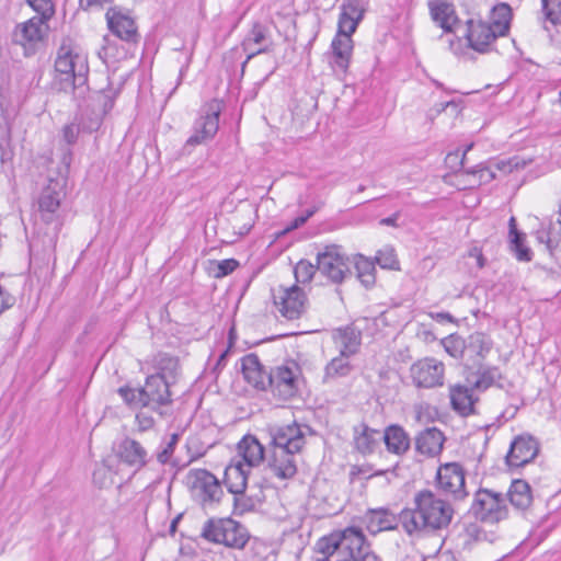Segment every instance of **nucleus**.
I'll list each match as a JSON object with an SVG mask.
<instances>
[{
    "label": "nucleus",
    "instance_id": "60",
    "mask_svg": "<svg viewBox=\"0 0 561 561\" xmlns=\"http://www.w3.org/2000/svg\"><path fill=\"white\" fill-rule=\"evenodd\" d=\"M305 224H306V217L298 216L287 226V228L285 229V232L298 229L299 227H301Z\"/></svg>",
    "mask_w": 561,
    "mask_h": 561
},
{
    "label": "nucleus",
    "instance_id": "39",
    "mask_svg": "<svg viewBox=\"0 0 561 561\" xmlns=\"http://www.w3.org/2000/svg\"><path fill=\"white\" fill-rule=\"evenodd\" d=\"M356 268V276L365 288H371L376 283L375 263L362 254H357L353 262Z\"/></svg>",
    "mask_w": 561,
    "mask_h": 561
},
{
    "label": "nucleus",
    "instance_id": "41",
    "mask_svg": "<svg viewBox=\"0 0 561 561\" xmlns=\"http://www.w3.org/2000/svg\"><path fill=\"white\" fill-rule=\"evenodd\" d=\"M261 502L262 499L257 494H248L247 490L233 494V514L243 515L252 512Z\"/></svg>",
    "mask_w": 561,
    "mask_h": 561
},
{
    "label": "nucleus",
    "instance_id": "32",
    "mask_svg": "<svg viewBox=\"0 0 561 561\" xmlns=\"http://www.w3.org/2000/svg\"><path fill=\"white\" fill-rule=\"evenodd\" d=\"M474 368H477V371L473 373L476 379L471 381L472 388H476L479 391H485L492 386L503 388L502 385L496 382L497 380L502 379V374L499 367L480 364ZM467 380L470 382L469 377H467Z\"/></svg>",
    "mask_w": 561,
    "mask_h": 561
},
{
    "label": "nucleus",
    "instance_id": "59",
    "mask_svg": "<svg viewBox=\"0 0 561 561\" xmlns=\"http://www.w3.org/2000/svg\"><path fill=\"white\" fill-rule=\"evenodd\" d=\"M273 50V43L270 42V44H266L264 45L263 47H260L257 50H254V51H251L247 59L250 60L252 59L253 57H255L256 55H260V54H266V53H270Z\"/></svg>",
    "mask_w": 561,
    "mask_h": 561
},
{
    "label": "nucleus",
    "instance_id": "3",
    "mask_svg": "<svg viewBox=\"0 0 561 561\" xmlns=\"http://www.w3.org/2000/svg\"><path fill=\"white\" fill-rule=\"evenodd\" d=\"M316 549L335 561H383L358 527L350 526L321 537Z\"/></svg>",
    "mask_w": 561,
    "mask_h": 561
},
{
    "label": "nucleus",
    "instance_id": "63",
    "mask_svg": "<svg viewBox=\"0 0 561 561\" xmlns=\"http://www.w3.org/2000/svg\"><path fill=\"white\" fill-rule=\"evenodd\" d=\"M229 347H227L219 356V358L217 359V363H216V366H215V369H218V368H221L226 365V362H227V356L229 354Z\"/></svg>",
    "mask_w": 561,
    "mask_h": 561
},
{
    "label": "nucleus",
    "instance_id": "31",
    "mask_svg": "<svg viewBox=\"0 0 561 561\" xmlns=\"http://www.w3.org/2000/svg\"><path fill=\"white\" fill-rule=\"evenodd\" d=\"M511 505L518 511H526L533 503L530 485L522 479L513 480L506 494Z\"/></svg>",
    "mask_w": 561,
    "mask_h": 561
},
{
    "label": "nucleus",
    "instance_id": "33",
    "mask_svg": "<svg viewBox=\"0 0 561 561\" xmlns=\"http://www.w3.org/2000/svg\"><path fill=\"white\" fill-rule=\"evenodd\" d=\"M508 233L511 250L516 259L523 262L531 261V250L525 244L526 234L517 229L515 217H511L508 221Z\"/></svg>",
    "mask_w": 561,
    "mask_h": 561
},
{
    "label": "nucleus",
    "instance_id": "27",
    "mask_svg": "<svg viewBox=\"0 0 561 561\" xmlns=\"http://www.w3.org/2000/svg\"><path fill=\"white\" fill-rule=\"evenodd\" d=\"M249 474L250 469L243 462H231L225 469L222 482L229 493L238 494L247 490Z\"/></svg>",
    "mask_w": 561,
    "mask_h": 561
},
{
    "label": "nucleus",
    "instance_id": "10",
    "mask_svg": "<svg viewBox=\"0 0 561 561\" xmlns=\"http://www.w3.org/2000/svg\"><path fill=\"white\" fill-rule=\"evenodd\" d=\"M413 383L417 388H435L444 385L445 365L433 357L415 362L410 368Z\"/></svg>",
    "mask_w": 561,
    "mask_h": 561
},
{
    "label": "nucleus",
    "instance_id": "6",
    "mask_svg": "<svg viewBox=\"0 0 561 561\" xmlns=\"http://www.w3.org/2000/svg\"><path fill=\"white\" fill-rule=\"evenodd\" d=\"M224 108V103L218 99H213L205 103L199 116L193 124V134L187 138L183 150L190 152V149L211 140L219 128V116Z\"/></svg>",
    "mask_w": 561,
    "mask_h": 561
},
{
    "label": "nucleus",
    "instance_id": "57",
    "mask_svg": "<svg viewBox=\"0 0 561 561\" xmlns=\"http://www.w3.org/2000/svg\"><path fill=\"white\" fill-rule=\"evenodd\" d=\"M113 0H79V7L83 11L90 10L92 7L102 8L106 3H111Z\"/></svg>",
    "mask_w": 561,
    "mask_h": 561
},
{
    "label": "nucleus",
    "instance_id": "8",
    "mask_svg": "<svg viewBox=\"0 0 561 561\" xmlns=\"http://www.w3.org/2000/svg\"><path fill=\"white\" fill-rule=\"evenodd\" d=\"M353 261L340 245H325L317 254L318 271L334 284H341L352 276Z\"/></svg>",
    "mask_w": 561,
    "mask_h": 561
},
{
    "label": "nucleus",
    "instance_id": "25",
    "mask_svg": "<svg viewBox=\"0 0 561 561\" xmlns=\"http://www.w3.org/2000/svg\"><path fill=\"white\" fill-rule=\"evenodd\" d=\"M388 453L404 456L411 448V438L408 432L398 424L389 425L382 436Z\"/></svg>",
    "mask_w": 561,
    "mask_h": 561
},
{
    "label": "nucleus",
    "instance_id": "22",
    "mask_svg": "<svg viewBox=\"0 0 561 561\" xmlns=\"http://www.w3.org/2000/svg\"><path fill=\"white\" fill-rule=\"evenodd\" d=\"M279 299V311L289 320L298 319L305 311L307 297L304 290L297 285L284 289Z\"/></svg>",
    "mask_w": 561,
    "mask_h": 561
},
{
    "label": "nucleus",
    "instance_id": "42",
    "mask_svg": "<svg viewBox=\"0 0 561 561\" xmlns=\"http://www.w3.org/2000/svg\"><path fill=\"white\" fill-rule=\"evenodd\" d=\"M442 344L447 354L456 359H461L465 363L467 345L466 339H462L457 334H450L442 340Z\"/></svg>",
    "mask_w": 561,
    "mask_h": 561
},
{
    "label": "nucleus",
    "instance_id": "47",
    "mask_svg": "<svg viewBox=\"0 0 561 561\" xmlns=\"http://www.w3.org/2000/svg\"><path fill=\"white\" fill-rule=\"evenodd\" d=\"M268 30L261 22H254L252 28L242 42V47L248 50L251 44H263L267 39Z\"/></svg>",
    "mask_w": 561,
    "mask_h": 561
},
{
    "label": "nucleus",
    "instance_id": "36",
    "mask_svg": "<svg viewBox=\"0 0 561 561\" xmlns=\"http://www.w3.org/2000/svg\"><path fill=\"white\" fill-rule=\"evenodd\" d=\"M154 367L157 373L151 376H160L170 385L175 383L180 369L179 359L176 357L167 353H160L154 359Z\"/></svg>",
    "mask_w": 561,
    "mask_h": 561
},
{
    "label": "nucleus",
    "instance_id": "55",
    "mask_svg": "<svg viewBox=\"0 0 561 561\" xmlns=\"http://www.w3.org/2000/svg\"><path fill=\"white\" fill-rule=\"evenodd\" d=\"M15 297L0 285V314L13 307Z\"/></svg>",
    "mask_w": 561,
    "mask_h": 561
},
{
    "label": "nucleus",
    "instance_id": "52",
    "mask_svg": "<svg viewBox=\"0 0 561 561\" xmlns=\"http://www.w3.org/2000/svg\"><path fill=\"white\" fill-rule=\"evenodd\" d=\"M358 23L359 22L354 19L340 15L336 35L352 37V34L356 31Z\"/></svg>",
    "mask_w": 561,
    "mask_h": 561
},
{
    "label": "nucleus",
    "instance_id": "29",
    "mask_svg": "<svg viewBox=\"0 0 561 561\" xmlns=\"http://www.w3.org/2000/svg\"><path fill=\"white\" fill-rule=\"evenodd\" d=\"M61 194L50 185L45 187L38 198L41 218L46 224L55 221L60 207Z\"/></svg>",
    "mask_w": 561,
    "mask_h": 561
},
{
    "label": "nucleus",
    "instance_id": "49",
    "mask_svg": "<svg viewBox=\"0 0 561 561\" xmlns=\"http://www.w3.org/2000/svg\"><path fill=\"white\" fill-rule=\"evenodd\" d=\"M375 259L381 268L399 270V261L392 248L379 250Z\"/></svg>",
    "mask_w": 561,
    "mask_h": 561
},
{
    "label": "nucleus",
    "instance_id": "1",
    "mask_svg": "<svg viewBox=\"0 0 561 561\" xmlns=\"http://www.w3.org/2000/svg\"><path fill=\"white\" fill-rule=\"evenodd\" d=\"M455 515L453 505L428 489L414 494L413 507L401 511V526L410 535L434 534L448 528Z\"/></svg>",
    "mask_w": 561,
    "mask_h": 561
},
{
    "label": "nucleus",
    "instance_id": "14",
    "mask_svg": "<svg viewBox=\"0 0 561 561\" xmlns=\"http://www.w3.org/2000/svg\"><path fill=\"white\" fill-rule=\"evenodd\" d=\"M271 390L274 397L287 401L294 398L298 392L297 374L287 366H278L272 369Z\"/></svg>",
    "mask_w": 561,
    "mask_h": 561
},
{
    "label": "nucleus",
    "instance_id": "48",
    "mask_svg": "<svg viewBox=\"0 0 561 561\" xmlns=\"http://www.w3.org/2000/svg\"><path fill=\"white\" fill-rule=\"evenodd\" d=\"M317 270V265L307 260H300L294 268L296 282L301 284L309 283Z\"/></svg>",
    "mask_w": 561,
    "mask_h": 561
},
{
    "label": "nucleus",
    "instance_id": "44",
    "mask_svg": "<svg viewBox=\"0 0 561 561\" xmlns=\"http://www.w3.org/2000/svg\"><path fill=\"white\" fill-rule=\"evenodd\" d=\"M99 126L100 119L93 121L89 127H87L85 125L81 126L80 124H77L75 122L67 124L62 127L61 130L62 139L68 146H72L77 142L81 131L88 130L91 133L92 130L98 129Z\"/></svg>",
    "mask_w": 561,
    "mask_h": 561
},
{
    "label": "nucleus",
    "instance_id": "17",
    "mask_svg": "<svg viewBox=\"0 0 561 561\" xmlns=\"http://www.w3.org/2000/svg\"><path fill=\"white\" fill-rule=\"evenodd\" d=\"M116 456L121 462L139 471L146 467L151 457L147 449L136 439L125 437L117 446Z\"/></svg>",
    "mask_w": 561,
    "mask_h": 561
},
{
    "label": "nucleus",
    "instance_id": "53",
    "mask_svg": "<svg viewBox=\"0 0 561 561\" xmlns=\"http://www.w3.org/2000/svg\"><path fill=\"white\" fill-rule=\"evenodd\" d=\"M239 266V262L234 259H226L218 263L216 277H224L231 274Z\"/></svg>",
    "mask_w": 561,
    "mask_h": 561
},
{
    "label": "nucleus",
    "instance_id": "2",
    "mask_svg": "<svg viewBox=\"0 0 561 561\" xmlns=\"http://www.w3.org/2000/svg\"><path fill=\"white\" fill-rule=\"evenodd\" d=\"M309 430L297 422L270 428L271 449L266 461L276 478L287 480L296 476L297 455L306 444L305 431Z\"/></svg>",
    "mask_w": 561,
    "mask_h": 561
},
{
    "label": "nucleus",
    "instance_id": "45",
    "mask_svg": "<svg viewBox=\"0 0 561 561\" xmlns=\"http://www.w3.org/2000/svg\"><path fill=\"white\" fill-rule=\"evenodd\" d=\"M180 434L173 433L168 439H163L158 450L156 451V459L160 465H167L171 461L175 447L179 444Z\"/></svg>",
    "mask_w": 561,
    "mask_h": 561
},
{
    "label": "nucleus",
    "instance_id": "38",
    "mask_svg": "<svg viewBox=\"0 0 561 561\" xmlns=\"http://www.w3.org/2000/svg\"><path fill=\"white\" fill-rule=\"evenodd\" d=\"M230 527L229 517L227 518H209L205 522L201 536L205 540L214 543H222L226 526Z\"/></svg>",
    "mask_w": 561,
    "mask_h": 561
},
{
    "label": "nucleus",
    "instance_id": "9",
    "mask_svg": "<svg viewBox=\"0 0 561 561\" xmlns=\"http://www.w3.org/2000/svg\"><path fill=\"white\" fill-rule=\"evenodd\" d=\"M470 512L481 522L499 523L508 517L506 496L493 490L479 489L474 494Z\"/></svg>",
    "mask_w": 561,
    "mask_h": 561
},
{
    "label": "nucleus",
    "instance_id": "46",
    "mask_svg": "<svg viewBox=\"0 0 561 561\" xmlns=\"http://www.w3.org/2000/svg\"><path fill=\"white\" fill-rule=\"evenodd\" d=\"M541 11L545 23L549 22L553 26L561 25V0H541Z\"/></svg>",
    "mask_w": 561,
    "mask_h": 561
},
{
    "label": "nucleus",
    "instance_id": "19",
    "mask_svg": "<svg viewBox=\"0 0 561 561\" xmlns=\"http://www.w3.org/2000/svg\"><path fill=\"white\" fill-rule=\"evenodd\" d=\"M473 390L477 389L472 388L471 382L470 386L457 383L449 387L451 409L460 416L466 417L476 413L474 405L479 398L474 397Z\"/></svg>",
    "mask_w": 561,
    "mask_h": 561
},
{
    "label": "nucleus",
    "instance_id": "35",
    "mask_svg": "<svg viewBox=\"0 0 561 561\" xmlns=\"http://www.w3.org/2000/svg\"><path fill=\"white\" fill-rule=\"evenodd\" d=\"M354 432V444L356 450L362 455L373 454L376 446L378 445L376 435H378L379 432L377 430L370 428L366 424H360L358 427H355Z\"/></svg>",
    "mask_w": 561,
    "mask_h": 561
},
{
    "label": "nucleus",
    "instance_id": "26",
    "mask_svg": "<svg viewBox=\"0 0 561 561\" xmlns=\"http://www.w3.org/2000/svg\"><path fill=\"white\" fill-rule=\"evenodd\" d=\"M433 21L445 32H453L454 26L459 22L455 7L447 0H433L428 3Z\"/></svg>",
    "mask_w": 561,
    "mask_h": 561
},
{
    "label": "nucleus",
    "instance_id": "64",
    "mask_svg": "<svg viewBox=\"0 0 561 561\" xmlns=\"http://www.w3.org/2000/svg\"><path fill=\"white\" fill-rule=\"evenodd\" d=\"M62 163L67 167L70 165L71 161H72V151L67 148L62 154V159H61Z\"/></svg>",
    "mask_w": 561,
    "mask_h": 561
},
{
    "label": "nucleus",
    "instance_id": "15",
    "mask_svg": "<svg viewBox=\"0 0 561 561\" xmlns=\"http://www.w3.org/2000/svg\"><path fill=\"white\" fill-rule=\"evenodd\" d=\"M241 370L247 382L255 389L266 391L271 386L272 369H266L256 354L250 353L242 357Z\"/></svg>",
    "mask_w": 561,
    "mask_h": 561
},
{
    "label": "nucleus",
    "instance_id": "13",
    "mask_svg": "<svg viewBox=\"0 0 561 561\" xmlns=\"http://www.w3.org/2000/svg\"><path fill=\"white\" fill-rule=\"evenodd\" d=\"M539 453V443L531 435H519L511 443L505 457L510 468H520L531 462Z\"/></svg>",
    "mask_w": 561,
    "mask_h": 561
},
{
    "label": "nucleus",
    "instance_id": "34",
    "mask_svg": "<svg viewBox=\"0 0 561 561\" xmlns=\"http://www.w3.org/2000/svg\"><path fill=\"white\" fill-rule=\"evenodd\" d=\"M354 366L350 362V357L339 354L332 358L324 367L323 382L329 383L339 378L347 377L352 374Z\"/></svg>",
    "mask_w": 561,
    "mask_h": 561
},
{
    "label": "nucleus",
    "instance_id": "7",
    "mask_svg": "<svg viewBox=\"0 0 561 561\" xmlns=\"http://www.w3.org/2000/svg\"><path fill=\"white\" fill-rule=\"evenodd\" d=\"M187 479L192 496L202 507L209 508L220 503L225 493L214 473L206 469H192Z\"/></svg>",
    "mask_w": 561,
    "mask_h": 561
},
{
    "label": "nucleus",
    "instance_id": "23",
    "mask_svg": "<svg viewBox=\"0 0 561 561\" xmlns=\"http://www.w3.org/2000/svg\"><path fill=\"white\" fill-rule=\"evenodd\" d=\"M445 436L437 427H427L415 436V451L427 457L439 455L444 447Z\"/></svg>",
    "mask_w": 561,
    "mask_h": 561
},
{
    "label": "nucleus",
    "instance_id": "16",
    "mask_svg": "<svg viewBox=\"0 0 561 561\" xmlns=\"http://www.w3.org/2000/svg\"><path fill=\"white\" fill-rule=\"evenodd\" d=\"M500 36L490 22L474 21L472 19L467 21L466 37L469 46L476 51L486 53L491 43Z\"/></svg>",
    "mask_w": 561,
    "mask_h": 561
},
{
    "label": "nucleus",
    "instance_id": "37",
    "mask_svg": "<svg viewBox=\"0 0 561 561\" xmlns=\"http://www.w3.org/2000/svg\"><path fill=\"white\" fill-rule=\"evenodd\" d=\"M230 527L227 525L225 530V536L222 537V543L229 548L242 549L249 540V533L247 528L236 522L232 518H229Z\"/></svg>",
    "mask_w": 561,
    "mask_h": 561
},
{
    "label": "nucleus",
    "instance_id": "11",
    "mask_svg": "<svg viewBox=\"0 0 561 561\" xmlns=\"http://www.w3.org/2000/svg\"><path fill=\"white\" fill-rule=\"evenodd\" d=\"M436 481L439 490L451 494L456 500H462L468 495L465 470L460 463L447 462L442 465L437 470Z\"/></svg>",
    "mask_w": 561,
    "mask_h": 561
},
{
    "label": "nucleus",
    "instance_id": "56",
    "mask_svg": "<svg viewBox=\"0 0 561 561\" xmlns=\"http://www.w3.org/2000/svg\"><path fill=\"white\" fill-rule=\"evenodd\" d=\"M115 98H116V92H114L113 90H108V91L102 93L101 99H102L104 114H106L107 112H110L113 108Z\"/></svg>",
    "mask_w": 561,
    "mask_h": 561
},
{
    "label": "nucleus",
    "instance_id": "54",
    "mask_svg": "<svg viewBox=\"0 0 561 561\" xmlns=\"http://www.w3.org/2000/svg\"><path fill=\"white\" fill-rule=\"evenodd\" d=\"M136 422L139 431L145 432L150 430L154 425V419L147 412H138L136 414Z\"/></svg>",
    "mask_w": 561,
    "mask_h": 561
},
{
    "label": "nucleus",
    "instance_id": "61",
    "mask_svg": "<svg viewBox=\"0 0 561 561\" xmlns=\"http://www.w3.org/2000/svg\"><path fill=\"white\" fill-rule=\"evenodd\" d=\"M449 106L454 107L455 110L458 107V105L455 101L442 102V103H438L435 105V107H434L435 114H439V113L444 112Z\"/></svg>",
    "mask_w": 561,
    "mask_h": 561
},
{
    "label": "nucleus",
    "instance_id": "51",
    "mask_svg": "<svg viewBox=\"0 0 561 561\" xmlns=\"http://www.w3.org/2000/svg\"><path fill=\"white\" fill-rule=\"evenodd\" d=\"M28 5L44 19H50L55 13L53 0H26Z\"/></svg>",
    "mask_w": 561,
    "mask_h": 561
},
{
    "label": "nucleus",
    "instance_id": "18",
    "mask_svg": "<svg viewBox=\"0 0 561 561\" xmlns=\"http://www.w3.org/2000/svg\"><path fill=\"white\" fill-rule=\"evenodd\" d=\"M466 360L467 368H474L483 364L488 354L493 347V341L490 335L483 332H473L466 339Z\"/></svg>",
    "mask_w": 561,
    "mask_h": 561
},
{
    "label": "nucleus",
    "instance_id": "20",
    "mask_svg": "<svg viewBox=\"0 0 561 561\" xmlns=\"http://www.w3.org/2000/svg\"><path fill=\"white\" fill-rule=\"evenodd\" d=\"M367 530L376 535L385 530L396 529L401 524V512L396 515L388 508L369 510L364 516Z\"/></svg>",
    "mask_w": 561,
    "mask_h": 561
},
{
    "label": "nucleus",
    "instance_id": "21",
    "mask_svg": "<svg viewBox=\"0 0 561 561\" xmlns=\"http://www.w3.org/2000/svg\"><path fill=\"white\" fill-rule=\"evenodd\" d=\"M49 19H44L42 15L33 16L25 23H21L15 27L13 33L14 42L21 45L35 44L43 39Z\"/></svg>",
    "mask_w": 561,
    "mask_h": 561
},
{
    "label": "nucleus",
    "instance_id": "5",
    "mask_svg": "<svg viewBox=\"0 0 561 561\" xmlns=\"http://www.w3.org/2000/svg\"><path fill=\"white\" fill-rule=\"evenodd\" d=\"M171 386L162 377L149 375L142 387L123 386L118 388L117 393L129 408H148L163 416L164 408L170 407L173 402Z\"/></svg>",
    "mask_w": 561,
    "mask_h": 561
},
{
    "label": "nucleus",
    "instance_id": "50",
    "mask_svg": "<svg viewBox=\"0 0 561 561\" xmlns=\"http://www.w3.org/2000/svg\"><path fill=\"white\" fill-rule=\"evenodd\" d=\"M340 15L360 22L364 16L360 0H344L341 5Z\"/></svg>",
    "mask_w": 561,
    "mask_h": 561
},
{
    "label": "nucleus",
    "instance_id": "28",
    "mask_svg": "<svg viewBox=\"0 0 561 561\" xmlns=\"http://www.w3.org/2000/svg\"><path fill=\"white\" fill-rule=\"evenodd\" d=\"M238 454L243 458V465L249 469L259 466L266 459L263 445L253 435H245L238 443Z\"/></svg>",
    "mask_w": 561,
    "mask_h": 561
},
{
    "label": "nucleus",
    "instance_id": "58",
    "mask_svg": "<svg viewBox=\"0 0 561 561\" xmlns=\"http://www.w3.org/2000/svg\"><path fill=\"white\" fill-rule=\"evenodd\" d=\"M400 216H401V213L400 211H396L391 216L380 219L379 225H381V226L398 227L397 221L400 218Z\"/></svg>",
    "mask_w": 561,
    "mask_h": 561
},
{
    "label": "nucleus",
    "instance_id": "40",
    "mask_svg": "<svg viewBox=\"0 0 561 561\" xmlns=\"http://www.w3.org/2000/svg\"><path fill=\"white\" fill-rule=\"evenodd\" d=\"M490 23L495 27L497 35L505 36L510 31L512 19L511 7L506 3L496 4L491 12Z\"/></svg>",
    "mask_w": 561,
    "mask_h": 561
},
{
    "label": "nucleus",
    "instance_id": "62",
    "mask_svg": "<svg viewBox=\"0 0 561 561\" xmlns=\"http://www.w3.org/2000/svg\"><path fill=\"white\" fill-rule=\"evenodd\" d=\"M538 240H539L540 242H546L547 248L551 251V249H552V244H551V243H552V241H551V239L549 238V232H547V231H539V232H538Z\"/></svg>",
    "mask_w": 561,
    "mask_h": 561
},
{
    "label": "nucleus",
    "instance_id": "12",
    "mask_svg": "<svg viewBox=\"0 0 561 561\" xmlns=\"http://www.w3.org/2000/svg\"><path fill=\"white\" fill-rule=\"evenodd\" d=\"M110 31L122 41L136 43L139 38L137 26L128 11L121 7H111L105 13Z\"/></svg>",
    "mask_w": 561,
    "mask_h": 561
},
{
    "label": "nucleus",
    "instance_id": "43",
    "mask_svg": "<svg viewBox=\"0 0 561 561\" xmlns=\"http://www.w3.org/2000/svg\"><path fill=\"white\" fill-rule=\"evenodd\" d=\"M0 159L4 163L11 161L13 151L11 148V123L7 116H3V122L0 123Z\"/></svg>",
    "mask_w": 561,
    "mask_h": 561
},
{
    "label": "nucleus",
    "instance_id": "30",
    "mask_svg": "<svg viewBox=\"0 0 561 561\" xmlns=\"http://www.w3.org/2000/svg\"><path fill=\"white\" fill-rule=\"evenodd\" d=\"M333 339L341 345L340 354L351 357L359 350L362 332L353 325H346L336 329L333 333Z\"/></svg>",
    "mask_w": 561,
    "mask_h": 561
},
{
    "label": "nucleus",
    "instance_id": "4",
    "mask_svg": "<svg viewBox=\"0 0 561 561\" xmlns=\"http://www.w3.org/2000/svg\"><path fill=\"white\" fill-rule=\"evenodd\" d=\"M55 72L54 84L59 91L71 92L75 98L84 96L88 91V59L69 37L62 38L57 49Z\"/></svg>",
    "mask_w": 561,
    "mask_h": 561
},
{
    "label": "nucleus",
    "instance_id": "24",
    "mask_svg": "<svg viewBox=\"0 0 561 561\" xmlns=\"http://www.w3.org/2000/svg\"><path fill=\"white\" fill-rule=\"evenodd\" d=\"M353 53V39L348 36H334L331 43L330 65L334 71L345 73Z\"/></svg>",
    "mask_w": 561,
    "mask_h": 561
}]
</instances>
